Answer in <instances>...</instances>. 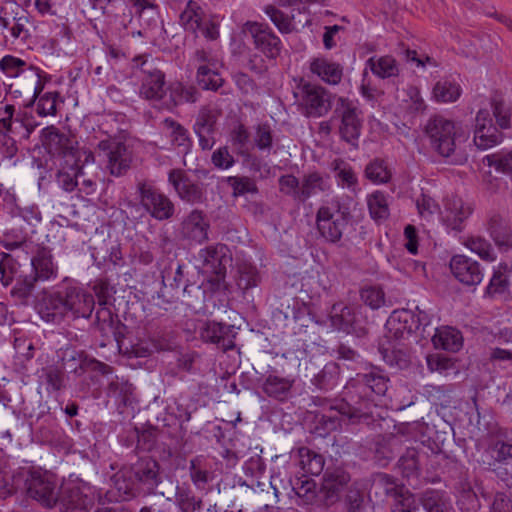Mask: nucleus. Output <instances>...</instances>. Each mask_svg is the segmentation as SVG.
Here are the masks:
<instances>
[{
	"instance_id": "obj_27",
	"label": "nucleus",
	"mask_w": 512,
	"mask_h": 512,
	"mask_svg": "<svg viewBox=\"0 0 512 512\" xmlns=\"http://www.w3.org/2000/svg\"><path fill=\"white\" fill-rule=\"evenodd\" d=\"M444 207V222L448 227H451L453 230L460 231L461 224L465 219L469 217V215L472 212V208L466 205L464 201L458 196H451L446 198Z\"/></svg>"
},
{
	"instance_id": "obj_51",
	"label": "nucleus",
	"mask_w": 512,
	"mask_h": 512,
	"mask_svg": "<svg viewBox=\"0 0 512 512\" xmlns=\"http://www.w3.org/2000/svg\"><path fill=\"white\" fill-rule=\"evenodd\" d=\"M336 401L337 400H334V401L323 400V403L321 404V405H327L328 406V412L329 413L322 414L320 419H319V423L323 426V429L326 432L335 431L338 428H340V426H341V419L342 418H347L350 422L353 423V421L350 420L347 416L341 415L335 409H333V410L331 409V405H334ZM359 420L360 419H356L354 421V423L359 421Z\"/></svg>"
},
{
	"instance_id": "obj_40",
	"label": "nucleus",
	"mask_w": 512,
	"mask_h": 512,
	"mask_svg": "<svg viewBox=\"0 0 512 512\" xmlns=\"http://www.w3.org/2000/svg\"><path fill=\"white\" fill-rule=\"evenodd\" d=\"M373 74L380 78H389L398 74L396 61L391 56H382L379 58L371 57L366 62Z\"/></svg>"
},
{
	"instance_id": "obj_35",
	"label": "nucleus",
	"mask_w": 512,
	"mask_h": 512,
	"mask_svg": "<svg viewBox=\"0 0 512 512\" xmlns=\"http://www.w3.org/2000/svg\"><path fill=\"white\" fill-rule=\"evenodd\" d=\"M175 503L181 512H200L203 508L202 499L185 484L176 487Z\"/></svg>"
},
{
	"instance_id": "obj_1",
	"label": "nucleus",
	"mask_w": 512,
	"mask_h": 512,
	"mask_svg": "<svg viewBox=\"0 0 512 512\" xmlns=\"http://www.w3.org/2000/svg\"><path fill=\"white\" fill-rule=\"evenodd\" d=\"M164 477V470L155 458L142 456L123 464L111 480L122 499L130 500L140 494L164 496L165 493L159 490Z\"/></svg>"
},
{
	"instance_id": "obj_56",
	"label": "nucleus",
	"mask_w": 512,
	"mask_h": 512,
	"mask_svg": "<svg viewBox=\"0 0 512 512\" xmlns=\"http://www.w3.org/2000/svg\"><path fill=\"white\" fill-rule=\"evenodd\" d=\"M278 184L281 193L300 203L301 181L296 176L292 174L282 175L278 179Z\"/></svg>"
},
{
	"instance_id": "obj_4",
	"label": "nucleus",
	"mask_w": 512,
	"mask_h": 512,
	"mask_svg": "<svg viewBox=\"0 0 512 512\" xmlns=\"http://www.w3.org/2000/svg\"><path fill=\"white\" fill-rule=\"evenodd\" d=\"M57 276V267L53 263V256L50 250L41 248L31 259V272L21 274L17 283L13 287L12 296L20 300H26L31 296L35 283L38 281H48Z\"/></svg>"
},
{
	"instance_id": "obj_53",
	"label": "nucleus",
	"mask_w": 512,
	"mask_h": 512,
	"mask_svg": "<svg viewBox=\"0 0 512 512\" xmlns=\"http://www.w3.org/2000/svg\"><path fill=\"white\" fill-rule=\"evenodd\" d=\"M136 9L139 18L148 26L155 25L158 18V8L150 0H129Z\"/></svg>"
},
{
	"instance_id": "obj_29",
	"label": "nucleus",
	"mask_w": 512,
	"mask_h": 512,
	"mask_svg": "<svg viewBox=\"0 0 512 512\" xmlns=\"http://www.w3.org/2000/svg\"><path fill=\"white\" fill-rule=\"evenodd\" d=\"M208 228L209 224L200 210H193L182 223L183 235L198 243L208 239Z\"/></svg>"
},
{
	"instance_id": "obj_38",
	"label": "nucleus",
	"mask_w": 512,
	"mask_h": 512,
	"mask_svg": "<svg viewBox=\"0 0 512 512\" xmlns=\"http://www.w3.org/2000/svg\"><path fill=\"white\" fill-rule=\"evenodd\" d=\"M202 8L195 2L189 1L185 9L180 14V23L186 31L196 33L202 26L204 19Z\"/></svg>"
},
{
	"instance_id": "obj_15",
	"label": "nucleus",
	"mask_w": 512,
	"mask_h": 512,
	"mask_svg": "<svg viewBox=\"0 0 512 512\" xmlns=\"http://www.w3.org/2000/svg\"><path fill=\"white\" fill-rule=\"evenodd\" d=\"M221 111L212 106H203L197 115L194 132L199 138V145L204 150L211 149L215 144L214 133Z\"/></svg>"
},
{
	"instance_id": "obj_22",
	"label": "nucleus",
	"mask_w": 512,
	"mask_h": 512,
	"mask_svg": "<svg viewBox=\"0 0 512 512\" xmlns=\"http://www.w3.org/2000/svg\"><path fill=\"white\" fill-rule=\"evenodd\" d=\"M203 341L213 343L224 352L235 347L236 332L233 326L218 322H207L200 330Z\"/></svg>"
},
{
	"instance_id": "obj_61",
	"label": "nucleus",
	"mask_w": 512,
	"mask_h": 512,
	"mask_svg": "<svg viewBox=\"0 0 512 512\" xmlns=\"http://www.w3.org/2000/svg\"><path fill=\"white\" fill-rule=\"evenodd\" d=\"M11 14L12 20L14 21V26L11 28L12 36L15 38H19L21 36L26 37L27 30L25 27L29 22L27 11L22 9L19 5L13 4Z\"/></svg>"
},
{
	"instance_id": "obj_10",
	"label": "nucleus",
	"mask_w": 512,
	"mask_h": 512,
	"mask_svg": "<svg viewBox=\"0 0 512 512\" xmlns=\"http://www.w3.org/2000/svg\"><path fill=\"white\" fill-rule=\"evenodd\" d=\"M137 189L140 203L151 217L164 221L174 215V204L166 195L144 182H140Z\"/></svg>"
},
{
	"instance_id": "obj_44",
	"label": "nucleus",
	"mask_w": 512,
	"mask_h": 512,
	"mask_svg": "<svg viewBox=\"0 0 512 512\" xmlns=\"http://www.w3.org/2000/svg\"><path fill=\"white\" fill-rule=\"evenodd\" d=\"M422 504L426 512H454L450 500L436 491L426 493Z\"/></svg>"
},
{
	"instance_id": "obj_50",
	"label": "nucleus",
	"mask_w": 512,
	"mask_h": 512,
	"mask_svg": "<svg viewBox=\"0 0 512 512\" xmlns=\"http://www.w3.org/2000/svg\"><path fill=\"white\" fill-rule=\"evenodd\" d=\"M198 91L194 86L175 83L170 87V98L174 105L194 103L197 100Z\"/></svg>"
},
{
	"instance_id": "obj_18",
	"label": "nucleus",
	"mask_w": 512,
	"mask_h": 512,
	"mask_svg": "<svg viewBox=\"0 0 512 512\" xmlns=\"http://www.w3.org/2000/svg\"><path fill=\"white\" fill-rule=\"evenodd\" d=\"M57 504L62 512H88L93 499L78 485L67 484L60 489Z\"/></svg>"
},
{
	"instance_id": "obj_13",
	"label": "nucleus",
	"mask_w": 512,
	"mask_h": 512,
	"mask_svg": "<svg viewBox=\"0 0 512 512\" xmlns=\"http://www.w3.org/2000/svg\"><path fill=\"white\" fill-rule=\"evenodd\" d=\"M42 144L52 155L61 157V161L77 156V140L74 136L60 131L55 126H48L42 130Z\"/></svg>"
},
{
	"instance_id": "obj_24",
	"label": "nucleus",
	"mask_w": 512,
	"mask_h": 512,
	"mask_svg": "<svg viewBox=\"0 0 512 512\" xmlns=\"http://www.w3.org/2000/svg\"><path fill=\"white\" fill-rule=\"evenodd\" d=\"M486 230L500 252L512 250V228L503 216L492 214L487 220Z\"/></svg>"
},
{
	"instance_id": "obj_49",
	"label": "nucleus",
	"mask_w": 512,
	"mask_h": 512,
	"mask_svg": "<svg viewBox=\"0 0 512 512\" xmlns=\"http://www.w3.org/2000/svg\"><path fill=\"white\" fill-rule=\"evenodd\" d=\"M368 208L371 217L376 221H382L389 216V207L385 195L382 192H374L368 198Z\"/></svg>"
},
{
	"instance_id": "obj_48",
	"label": "nucleus",
	"mask_w": 512,
	"mask_h": 512,
	"mask_svg": "<svg viewBox=\"0 0 512 512\" xmlns=\"http://www.w3.org/2000/svg\"><path fill=\"white\" fill-rule=\"evenodd\" d=\"M380 352L383 356V360L392 367L404 369L410 364V355L406 349L396 347L390 349L381 346Z\"/></svg>"
},
{
	"instance_id": "obj_45",
	"label": "nucleus",
	"mask_w": 512,
	"mask_h": 512,
	"mask_svg": "<svg viewBox=\"0 0 512 512\" xmlns=\"http://www.w3.org/2000/svg\"><path fill=\"white\" fill-rule=\"evenodd\" d=\"M483 163L512 178V151H501L486 155Z\"/></svg>"
},
{
	"instance_id": "obj_26",
	"label": "nucleus",
	"mask_w": 512,
	"mask_h": 512,
	"mask_svg": "<svg viewBox=\"0 0 512 512\" xmlns=\"http://www.w3.org/2000/svg\"><path fill=\"white\" fill-rule=\"evenodd\" d=\"M82 175L78 156H70V159L60 161L56 182L64 191L72 192L79 186V177Z\"/></svg>"
},
{
	"instance_id": "obj_33",
	"label": "nucleus",
	"mask_w": 512,
	"mask_h": 512,
	"mask_svg": "<svg viewBox=\"0 0 512 512\" xmlns=\"http://www.w3.org/2000/svg\"><path fill=\"white\" fill-rule=\"evenodd\" d=\"M329 189L328 177H324L316 171L305 174L301 179L300 203H305L318 192H326Z\"/></svg>"
},
{
	"instance_id": "obj_34",
	"label": "nucleus",
	"mask_w": 512,
	"mask_h": 512,
	"mask_svg": "<svg viewBox=\"0 0 512 512\" xmlns=\"http://www.w3.org/2000/svg\"><path fill=\"white\" fill-rule=\"evenodd\" d=\"M63 298L64 292L45 293L40 308L42 317L46 318L48 321H55L56 318L65 316V300H63Z\"/></svg>"
},
{
	"instance_id": "obj_7",
	"label": "nucleus",
	"mask_w": 512,
	"mask_h": 512,
	"mask_svg": "<svg viewBox=\"0 0 512 512\" xmlns=\"http://www.w3.org/2000/svg\"><path fill=\"white\" fill-rule=\"evenodd\" d=\"M300 92V106L306 117L320 118L331 110L334 96L324 87L305 83Z\"/></svg>"
},
{
	"instance_id": "obj_21",
	"label": "nucleus",
	"mask_w": 512,
	"mask_h": 512,
	"mask_svg": "<svg viewBox=\"0 0 512 512\" xmlns=\"http://www.w3.org/2000/svg\"><path fill=\"white\" fill-rule=\"evenodd\" d=\"M331 325L347 334H354L362 337L366 334V328L363 327L357 319L356 311L351 306H344L341 303L333 304L330 312Z\"/></svg>"
},
{
	"instance_id": "obj_5",
	"label": "nucleus",
	"mask_w": 512,
	"mask_h": 512,
	"mask_svg": "<svg viewBox=\"0 0 512 512\" xmlns=\"http://www.w3.org/2000/svg\"><path fill=\"white\" fill-rule=\"evenodd\" d=\"M339 201L332 206H322L316 214V223L320 235L330 243H337L349 227L351 215L343 209Z\"/></svg>"
},
{
	"instance_id": "obj_37",
	"label": "nucleus",
	"mask_w": 512,
	"mask_h": 512,
	"mask_svg": "<svg viewBox=\"0 0 512 512\" xmlns=\"http://www.w3.org/2000/svg\"><path fill=\"white\" fill-rule=\"evenodd\" d=\"M292 490L299 498L297 504L301 505H316L321 500L320 494L316 491V483L312 479H296L291 482Z\"/></svg>"
},
{
	"instance_id": "obj_54",
	"label": "nucleus",
	"mask_w": 512,
	"mask_h": 512,
	"mask_svg": "<svg viewBox=\"0 0 512 512\" xmlns=\"http://www.w3.org/2000/svg\"><path fill=\"white\" fill-rule=\"evenodd\" d=\"M133 385L123 378H116L108 386V393L110 396L118 399L123 405L130 402V397L133 393Z\"/></svg>"
},
{
	"instance_id": "obj_52",
	"label": "nucleus",
	"mask_w": 512,
	"mask_h": 512,
	"mask_svg": "<svg viewBox=\"0 0 512 512\" xmlns=\"http://www.w3.org/2000/svg\"><path fill=\"white\" fill-rule=\"evenodd\" d=\"M360 298L365 305L377 310L386 305L385 292L380 286H365L360 290Z\"/></svg>"
},
{
	"instance_id": "obj_14",
	"label": "nucleus",
	"mask_w": 512,
	"mask_h": 512,
	"mask_svg": "<svg viewBox=\"0 0 512 512\" xmlns=\"http://www.w3.org/2000/svg\"><path fill=\"white\" fill-rule=\"evenodd\" d=\"M243 32L252 37L255 47L266 57L275 59L279 56L281 41L266 24L248 21L243 26Z\"/></svg>"
},
{
	"instance_id": "obj_12",
	"label": "nucleus",
	"mask_w": 512,
	"mask_h": 512,
	"mask_svg": "<svg viewBox=\"0 0 512 512\" xmlns=\"http://www.w3.org/2000/svg\"><path fill=\"white\" fill-rule=\"evenodd\" d=\"M97 147L99 152L107 158V167L112 175H123L130 168L132 153L123 142L109 138L100 141Z\"/></svg>"
},
{
	"instance_id": "obj_17",
	"label": "nucleus",
	"mask_w": 512,
	"mask_h": 512,
	"mask_svg": "<svg viewBox=\"0 0 512 512\" xmlns=\"http://www.w3.org/2000/svg\"><path fill=\"white\" fill-rule=\"evenodd\" d=\"M168 181L177 195L183 201L191 204L201 203L205 199L201 185L194 183L182 169H172L168 174Z\"/></svg>"
},
{
	"instance_id": "obj_55",
	"label": "nucleus",
	"mask_w": 512,
	"mask_h": 512,
	"mask_svg": "<svg viewBox=\"0 0 512 512\" xmlns=\"http://www.w3.org/2000/svg\"><path fill=\"white\" fill-rule=\"evenodd\" d=\"M466 246L485 261L492 262L496 259L491 244L483 237H470L466 241Z\"/></svg>"
},
{
	"instance_id": "obj_8",
	"label": "nucleus",
	"mask_w": 512,
	"mask_h": 512,
	"mask_svg": "<svg viewBox=\"0 0 512 512\" xmlns=\"http://www.w3.org/2000/svg\"><path fill=\"white\" fill-rule=\"evenodd\" d=\"M197 260L201 262L206 273L214 275L212 282L220 284L226 276L227 266L232 261V256L227 245L217 243L200 249Z\"/></svg>"
},
{
	"instance_id": "obj_46",
	"label": "nucleus",
	"mask_w": 512,
	"mask_h": 512,
	"mask_svg": "<svg viewBox=\"0 0 512 512\" xmlns=\"http://www.w3.org/2000/svg\"><path fill=\"white\" fill-rule=\"evenodd\" d=\"M253 142L260 151H270L273 148L274 133L268 123H260L253 127Z\"/></svg>"
},
{
	"instance_id": "obj_9",
	"label": "nucleus",
	"mask_w": 512,
	"mask_h": 512,
	"mask_svg": "<svg viewBox=\"0 0 512 512\" xmlns=\"http://www.w3.org/2000/svg\"><path fill=\"white\" fill-rule=\"evenodd\" d=\"M28 495L45 507L57 505L59 491L55 477L42 471H32L26 480Z\"/></svg>"
},
{
	"instance_id": "obj_47",
	"label": "nucleus",
	"mask_w": 512,
	"mask_h": 512,
	"mask_svg": "<svg viewBox=\"0 0 512 512\" xmlns=\"http://www.w3.org/2000/svg\"><path fill=\"white\" fill-rule=\"evenodd\" d=\"M20 264L10 254L3 252L0 260L1 283L8 286L14 279H18Z\"/></svg>"
},
{
	"instance_id": "obj_64",
	"label": "nucleus",
	"mask_w": 512,
	"mask_h": 512,
	"mask_svg": "<svg viewBox=\"0 0 512 512\" xmlns=\"http://www.w3.org/2000/svg\"><path fill=\"white\" fill-rule=\"evenodd\" d=\"M393 512H422L415 497L410 494H400L395 498Z\"/></svg>"
},
{
	"instance_id": "obj_30",
	"label": "nucleus",
	"mask_w": 512,
	"mask_h": 512,
	"mask_svg": "<svg viewBox=\"0 0 512 512\" xmlns=\"http://www.w3.org/2000/svg\"><path fill=\"white\" fill-rule=\"evenodd\" d=\"M293 384V379L270 374L262 383V391L268 397L283 402L291 397Z\"/></svg>"
},
{
	"instance_id": "obj_36",
	"label": "nucleus",
	"mask_w": 512,
	"mask_h": 512,
	"mask_svg": "<svg viewBox=\"0 0 512 512\" xmlns=\"http://www.w3.org/2000/svg\"><path fill=\"white\" fill-rule=\"evenodd\" d=\"M298 457L299 465L305 473L318 476L323 471L325 459L321 454L307 447H300Z\"/></svg>"
},
{
	"instance_id": "obj_63",
	"label": "nucleus",
	"mask_w": 512,
	"mask_h": 512,
	"mask_svg": "<svg viewBox=\"0 0 512 512\" xmlns=\"http://www.w3.org/2000/svg\"><path fill=\"white\" fill-rule=\"evenodd\" d=\"M337 367L331 363L325 365L323 369L314 376L312 383L319 389H328L335 384Z\"/></svg>"
},
{
	"instance_id": "obj_11",
	"label": "nucleus",
	"mask_w": 512,
	"mask_h": 512,
	"mask_svg": "<svg viewBox=\"0 0 512 512\" xmlns=\"http://www.w3.org/2000/svg\"><path fill=\"white\" fill-rule=\"evenodd\" d=\"M93 8L100 10L105 24L111 32L125 30L133 19V14L125 0H92Z\"/></svg>"
},
{
	"instance_id": "obj_19",
	"label": "nucleus",
	"mask_w": 512,
	"mask_h": 512,
	"mask_svg": "<svg viewBox=\"0 0 512 512\" xmlns=\"http://www.w3.org/2000/svg\"><path fill=\"white\" fill-rule=\"evenodd\" d=\"M474 131V144L477 148L485 150L495 146L502 141V133L493 125L490 113L481 109L476 115Z\"/></svg>"
},
{
	"instance_id": "obj_23",
	"label": "nucleus",
	"mask_w": 512,
	"mask_h": 512,
	"mask_svg": "<svg viewBox=\"0 0 512 512\" xmlns=\"http://www.w3.org/2000/svg\"><path fill=\"white\" fill-rule=\"evenodd\" d=\"M450 269L456 279L468 286L478 285L483 279L479 263L464 255L453 256Z\"/></svg>"
},
{
	"instance_id": "obj_59",
	"label": "nucleus",
	"mask_w": 512,
	"mask_h": 512,
	"mask_svg": "<svg viewBox=\"0 0 512 512\" xmlns=\"http://www.w3.org/2000/svg\"><path fill=\"white\" fill-rule=\"evenodd\" d=\"M265 13L273 22V24L279 29L280 32L290 33L293 31L294 26L292 23V19L289 16L285 15L281 10H279L275 6H266Z\"/></svg>"
},
{
	"instance_id": "obj_58",
	"label": "nucleus",
	"mask_w": 512,
	"mask_h": 512,
	"mask_svg": "<svg viewBox=\"0 0 512 512\" xmlns=\"http://www.w3.org/2000/svg\"><path fill=\"white\" fill-rule=\"evenodd\" d=\"M366 177L374 183H386L391 178V173L388 170L383 160H374L370 162L365 169Z\"/></svg>"
},
{
	"instance_id": "obj_20",
	"label": "nucleus",
	"mask_w": 512,
	"mask_h": 512,
	"mask_svg": "<svg viewBox=\"0 0 512 512\" xmlns=\"http://www.w3.org/2000/svg\"><path fill=\"white\" fill-rule=\"evenodd\" d=\"M349 482L350 475L343 469L327 470L320 490L321 503L327 507L335 504Z\"/></svg>"
},
{
	"instance_id": "obj_57",
	"label": "nucleus",
	"mask_w": 512,
	"mask_h": 512,
	"mask_svg": "<svg viewBox=\"0 0 512 512\" xmlns=\"http://www.w3.org/2000/svg\"><path fill=\"white\" fill-rule=\"evenodd\" d=\"M491 106L493 108V114L499 127L502 129L509 128L510 109L500 94L493 95L491 98Z\"/></svg>"
},
{
	"instance_id": "obj_60",
	"label": "nucleus",
	"mask_w": 512,
	"mask_h": 512,
	"mask_svg": "<svg viewBox=\"0 0 512 512\" xmlns=\"http://www.w3.org/2000/svg\"><path fill=\"white\" fill-rule=\"evenodd\" d=\"M227 183L232 187L235 197L258 192L255 181L249 177L230 176L227 178Z\"/></svg>"
},
{
	"instance_id": "obj_62",
	"label": "nucleus",
	"mask_w": 512,
	"mask_h": 512,
	"mask_svg": "<svg viewBox=\"0 0 512 512\" xmlns=\"http://www.w3.org/2000/svg\"><path fill=\"white\" fill-rule=\"evenodd\" d=\"M507 269V264H500L498 269L494 271V274L487 287V293L489 295L503 293L505 291L508 286V280L505 275Z\"/></svg>"
},
{
	"instance_id": "obj_39",
	"label": "nucleus",
	"mask_w": 512,
	"mask_h": 512,
	"mask_svg": "<svg viewBox=\"0 0 512 512\" xmlns=\"http://www.w3.org/2000/svg\"><path fill=\"white\" fill-rule=\"evenodd\" d=\"M261 281L258 269L250 263L242 262L237 267L236 283L243 292L256 287Z\"/></svg>"
},
{
	"instance_id": "obj_16",
	"label": "nucleus",
	"mask_w": 512,
	"mask_h": 512,
	"mask_svg": "<svg viewBox=\"0 0 512 512\" xmlns=\"http://www.w3.org/2000/svg\"><path fill=\"white\" fill-rule=\"evenodd\" d=\"M65 314L73 318H89L95 306L94 296L80 287H67L64 291Z\"/></svg>"
},
{
	"instance_id": "obj_25",
	"label": "nucleus",
	"mask_w": 512,
	"mask_h": 512,
	"mask_svg": "<svg viewBox=\"0 0 512 512\" xmlns=\"http://www.w3.org/2000/svg\"><path fill=\"white\" fill-rule=\"evenodd\" d=\"M413 312L408 310L393 311L386 322L388 337L394 340H405L413 332Z\"/></svg>"
},
{
	"instance_id": "obj_42",
	"label": "nucleus",
	"mask_w": 512,
	"mask_h": 512,
	"mask_svg": "<svg viewBox=\"0 0 512 512\" xmlns=\"http://www.w3.org/2000/svg\"><path fill=\"white\" fill-rule=\"evenodd\" d=\"M197 82L204 90L217 91L223 86L224 79L209 65H200L197 69Z\"/></svg>"
},
{
	"instance_id": "obj_41",
	"label": "nucleus",
	"mask_w": 512,
	"mask_h": 512,
	"mask_svg": "<svg viewBox=\"0 0 512 512\" xmlns=\"http://www.w3.org/2000/svg\"><path fill=\"white\" fill-rule=\"evenodd\" d=\"M461 87L458 83L444 79L438 81L433 88V96L438 102H454L461 95Z\"/></svg>"
},
{
	"instance_id": "obj_43",
	"label": "nucleus",
	"mask_w": 512,
	"mask_h": 512,
	"mask_svg": "<svg viewBox=\"0 0 512 512\" xmlns=\"http://www.w3.org/2000/svg\"><path fill=\"white\" fill-rule=\"evenodd\" d=\"M404 477H417L420 466V453L416 448H407L398 461Z\"/></svg>"
},
{
	"instance_id": "obj_3",
	"label": "nucleus",
	"mask_w": 512,
	"mask_h": 512,
	"mask_svg": "<svg viewBox=\"0 0 512 512\" xmlns=\"http://www.w3.org/2000/svg\"><path fill=\"white\" fill-rule=\"evenodd\" d=\"M425 133L431 148L447 163L462 165L467 161L468 156L461 149L460 136L453 121L440 115L433 116L425 125Z\"/></svg>"
},
{
	"instance_id": "obj_31",
	"label": "nucleus",
	"mask_w": 512,
	"mask_h": 512,
	"mask_svg": "<svg viewBox=\"0 0 512 512\" xmlns=\"http://www.w3.org/2000/svg\"><path fill=\"white\" fill-rule=\"evenodd\" d=\"M310 70L316 74L324 82L336 85L343 76L342 67L335 62H331L326 58H316L310 63Z\"/></svg>"
},
{
	"instance_id": "obj_28",
	"label": "nucleus",
	"mask_w": 512,
	"mask_h": 512,
	"mask_svg": "<svg viewBox=\"0 0 512 512\" xmlns=\"http://www.w3.org/2000/svg\"><path fill=\"white\" fill-rule=\"evenodd\" d=\"M165 75L157 68L147 69V75L142 77L139 89L140 96L147 100H160L165 94Z\"/></svg>"
},
{
	"instance_id": "obj_2",
	"label": "nucleus",
	"mask_w": 512,
	"mask_h": 512,
	"mask_svg": "<svg viewBox=\"0 0 512 512\" xmlns=\"http://www.w3.org/2000/svg\"><path fill=\"white\" fill-rule=\"evenodd\" d=\"M389 381L387 375L376 367L367 373H359L348 383L347 399L336 401L331 405V409L337 410L353 422L356 419L366 418L371 406L370 393L384 396L388 390Z\"/></svg>"
},
{
	"instance_id": "obj_32",
	"label": "nucleus",
	"mask_w": 512,
	"mask_h": 512,
	"mask_svg": "<svg viewBox=\"0 0 512 512\" xmlns=\"http://www.w3.org/2000/svg\"><path fill=\"white\" fill-rule=\"evenodd\" d=\"M432 342L435 348L457 352L463 345V337L459 330L446 326L435 329Z\"/></svg>"
},
{
	"instance_id": "obj_6",
	"label": "nucleus",
	"mask_w": 512,
	"mask_h": 512,
	"mask_svg": "<svg viewBox=\"0 0 512 512\" xmlns=\"http://www.w3.org/2000/svg\"><path fill=\"white\" fill-rule=\"evenodd\" d=\"M332 119H339L338 132L341 140L353 147H358L363 121L358 109L345 98H338Z\"/></svg>"
}]
</instances>
